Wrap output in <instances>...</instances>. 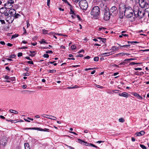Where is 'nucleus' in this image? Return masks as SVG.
Wrapping results in <instances>:
<instances>
[{
  "label": "nucleus",
  "instance_id": "1",
  "mask_svg": "<svg viewBox=\"0 0 149 149\" xmlns=\"http://www.w3.org/2000/svg\"><path fill=\"white\" fill-rule=\"evenodd\" d=\"M123 12H124V15L127 18H130L134 16V10L130 7H125L123 8Z\"/></svg>",
  "mask_w": 149,
  "mask_h": 149
},
{
  "label": "nucleus",
  "instance_id": "2",
  "mask_svg": "<svg viewBox=\"0 0 149 149\" xmlns=\"http://www.w3.org/2000/svg\"><path fill=\"white\" fill-rule=\"evenodd\" d=\"M134 16L136 17H139V18L143 17L145 14V11L142 10L141 9H139V8L137 6H134Z\"/></svg>",
  "mask_w": 149,
  "mask_h": 149
},
{
  "label": "nucleus",
  "instance_id": "3",
  "mask_svg": "<svg viewBox=\"0 0 149 149\" xmlns=\"http://www.w3.org/2000/svg\"><path fill=\"white\" fill-rule=\"evenodd\" d=\"M100 13V9L98 6H96L92 8L91 12V14L93 18L97 19Z\"/></svg>",
  "mask_w": 149,
  "mask_h": 149
},
{
  "label": "nucleus",
  "instance_id": "4",
  "mask_svg": "<svg viewBox=\"0 0 149 149\" xmlns=\"http://www.w3.org/2000/svg\"><path fill=\"white\" fill-rule=\"evenodd\" d=\"M140 5L141 8H145L146 12L148 13V16L149 18V3L146 2V0H141Z\"/></svg>",
  "mask_w": 149,
  "mask_h": 149
},
{
  "label": "nucleus",
  "instance_id": "5",
  "mask_svg": "<svg viewBox=\"0 0 149 149\" xmlns=\"http://www.w3.org/2000/svg\"><path fill=\"white\" fill-rule=\"evenodd\" d=\"M79 6L83 10H86L88 7V4L86 0H81L79 2Z\"/></svg>",
  "mask_w": 149,
  "mask_h": 149
},
{
  "label": "nucleus",
  "instance_id": "6",
  "mask_svg": "<svg viewBox=\"0 0 149 149\" xmlns=\"http://www.w3.org/2000/svg\"><path fill=\"white\" fill-rule=\"evenodd\" d=\"M108 11H109L111 15L113 16H115L117 15L118 13V10L117 8L115 6H113L111 7L110 10Z\"/></svg>",
  "mask_w": 149,
  "mask_h": 149
},
{
  "label": "nucleus",
  "instance_id": "7",
  "mask_svg": "<svg viewBox=\"0 0 149 149\" xmlns=\"http://www.w3.org/2000/svg\"><path fill=\"white\" fill-rule=\"evenodd\" d=\"M110 15H111V14L109 11L105 10L104 12V19L106 21L109 20L110 17Z\"/></svg>",
  "mask_w": 149,
  "mask_h": 149
},
{
  "label": "nucleus",
  "instance_id": "8",
  "mask_svg": "<svg viewBox=\"0 0 149 149\" xmlns=\"http://www.w3.org/2000/svg\"><path fill=\"white\" fill-rule=\"evenodd\" d=\"M14 3L13 0H8L7 2L4 4V6L6 8L9 9L13 7L12 4Z\"/></svg>",
  "mask_w": 149,
  "mask_h": 149
},
{
  "label": "nucleus",
  "instance_id": "9",
  "mask_svg": "<svg viewBox=\"0 0 149 149\" xmlns=\"http://www.w3.org/2000/svg\"><path fill=\"white\" fill-rule=\"evenodd\" d=\"M26 130H36L38 131H44L46 132H49V129L47 128H45L42 129L40 127H32V128H26Z\"/></svg>",
  "mask_w": 149,
  "mask_h": 149
},
{
  "label": "nucleus",
  "instance_id": "10",
  "mask_svg": "<svg viewBox=\"0 0 149 149\" xmlns=\"http://www.w3.org/2000/svg\"><path fill=\"white\" fill-rule=\"evenodd\" d=\"M7 138L5 136H3L1 140V143L4 146H5L7 143Z\"/></svg>",
  "mask_w": 149,
  "mask_h": 149
},
{
  "label": "nucleus",
  "instance_id": "11",
  "mask_svg": "<svg viewBox=\"0 0 149 149\" xmlns=\"http://www.w3.org/2000/svg\"><path fill=\"white\" fill-rule=\"evenodd\" d=\"M14 19V16H8L6 18V21L8 22L9 23H11L13 22Z\"/></svg>",
  "mask_w": 149,
  "mask_h": 149
},
{
  "label": "nucleus",
  "instance_id": "12",
  "mask_svg": "<svg viewBox=\"0 0 149 149\" xmlns=\"http://www.w3.org/2000/svg\"><path fill=\"white\" fill-rule=\"evenodd\" d=\"M45 116H43L44 117L47 118H49L51 120H56L57 119V118L54 116H52V115H45Z\"/></svg>",
  "mask_w": 149,
  "mask_h": 149
},
{
  "label": "nucleus",
  "instance_id": "13",
  "mask_svg": "<svg viewBox=\"0 0 149 149\" xmlns=\"http://www.w3.org/2000/svg\"><path fill=\"white\" fill-rule=\"evenodd\" d=\"M111 52H106L100 55H99L100 56H109L111 55L112 54V53H111Z\"/></svg>",
  "mask_w": 149,
  "mask_h": 149
},
{
  "label": "nucleus",
  "instance_id": "14",
  "mask_svg": "<svg viewBox=\"0 0 149 149\" xmlns=\"http://www.w3.org/2000/svg\"><path fill=\"white\" fill-rule=\"evenodd\" d=\"M9 13L10 15L13 16L16 14V11L15 9L12 8L9 11Z\"/></svg>",
  "mask_w": 149,
  "mask_h": 149
},
{
  "label": "nucleus",
  "instance_id": "15",
  "mask_svg": "<svg viewBox=\"0 0 149 149\" xmlns=\"http://www.w3.org/2000/svg\"><path fill=\"white\" fill-rule=\"evenodd\" d=\"M132 94L134 96L136 97L139 99L141 100L142 99V97L140 95H139L138 93L133 92L132 93Z\"/></svg>",
  "mask_w": 149,
  "mask_h": 149
},
{
  "label": "nucleus",
  "instance_id": "16",
  "mask_svg": "<svg viewBox=\"0 0 149 149\" xmlns=\"http://www.w3.org/2000/svg\"><path fill=\"white\" fill-rule=\"evenodd\" d=\"M84 144L86 146H91L94 147L95 148H97V147L96 146L93 144L90 143H88L87 142L85 141Z\"/></svg>",
  "mask_w": 149,
  "mask_h": 149
},
{
  "label": "nucleus",
  "instance_id": "17",
  "mask_svg": "<svg viewBox=\"0 0 149 149\" xmlns=\"http://www.w3.org/2000/svg\"><path fill=\"white\" fill-rule=\"evenodd\" d=\"M119 95L120 96L124 97H128V94L126 92H123L121 93H119Z\"/></svg>",
  "mask_w": 149,
  "mask_h": 149
},
{
  "label": "nucleus",
  "instance_id": "18",
  "mask_svg": "<svg viewBox=\"0 0 149 149\" xmlns=\"http://www.w3.org/2000/svg\"><path fill=\"white\" fill-rule=\"evenodd\" d=\"M145 133V132L143 131H141V132H137L136 133V134L137 136H140L141 135H143Z\"/></svg>",
  "mask_w": 149,
  "mask_h": 149
},
{
  "label": "nucleus",
  "instance_id": "19",
  "mask_svg": "<svg viewBox=\"0 0 149 149\" xmlns=\"http://www.w3.org/2000/svg\"><path fill=\"white\" fill-rule=\"evenodd\" d=\"M25 149H31V148L28 143H24Z\"/></svg>",
  "mask_w": 149,
  "mask_h": 149
},
{
  "label": "nucleus",
  "instance_id": "20",
  "mask_svg": "<svg viewBox=\"0 0 149 149\" xmlns=\"http://www.w3.org/2000/svg\"><path fill=\"white\" fill-rule=\"evenodd\" d=\"M97 39L100 40V42L102 41V42L105 43L106 42V38H101L98 37Z\"/></svg>",
  "mask_w": 149,
  "mask_h": 149
},
{
  "label": "nucleus",
  "instance_id": "21",
  "mask_svg": "<svg viewBox=\"0 0 149 149\" xmlns=\"http://www.w3.org/2000/svg\"><path fill=\"white\" fill-rule=\"evenodd\" d=\"M111 50L113 52L115 51H118V48L115 46H113L111 48Z\"/></svg>",
  "mask_w": 149,
  "mask_h": 149
},
{
  "label": "nucleus",
  "instance_id": "22",
  "mask_svg": "<svg viewBox=\"0 0 149 149\" xmlns=\"http://www.w3.org/2000/svg\"><path fill=\"white\" fill-rule=\"evenodd\" d=\"M77 141L82 144H84L85 142V141L79 139H77Z\"/></svg>",
  "mask_w": 149,
  "mask_h": 149
},
{
  "label": "nucleus",
  "instance_id": "23",
  "mask_svg": "<svg viewBox=\"0 0 149 149\" xmlns=\"http://www.w3.org/2000/svg\"><path fill=\"white\" fill-rule=\"evenodd\" d=\"M122 10V13H120L119 14V18L120 19H123V17L124 15V14H123V13L124 12H123V9H121V10Z\"/></svg>",
  "mask_w": 149,
  "mask_h": 149
},
{
  "label": "nucleus",
  "instance_id": "24",
  "mask_svg": "<svg viewBox=\"0 0 149 149\" xmlns=\"http://www.w3.org/2000/svg\"><path fill=\"white\" fill-rule=\"evenodd\" d=\"M9 111L11 113H13L15 114H17L18 113V112L15 110H12V109H10L9 110Z\"/></svg>",
  "mask_w": 149,
  "mask_h": 149
},
{
  "label": "nucleus",
  "instance_id": "25",
  "mask_svg": "<svg viewBox=\"0 0 149 149\" xmlns=\"http://www.w3.org/2000/svg\"><path fill=\"white\" fill-rule=\"evenodd\" d=\"M40 42L41 44H42L44 43L45 44H47V43L46 42L45 40L44 39H42L40 41Z\"/></svg>",
  "mask_w": 149,
  "mask_h": 149
},
{
  "label": "nucleus",
  "instance_id": "26",
  "mask_svg": "<svg viewBox=\"0 0 149 149\" xmlns=\"http://www.w3.org/2000/svg\"><path fill=\"white\" fill-rule=\"evenodd\" d=\"M37 144L39 146H42L44 145V144L42 143H41V142H40L39 141H38V142Z\"/></svg>",
  "mask_w": 149,
  "mask_h": 149
},
{
  "label": "nucleus",
  "instance_id": "27",
  "mask_svg": "<svg viewBox=\"0 0 149 149\" xmlns=\"http://www.w3.org/2000/svg\"><path fill=\"white\" fill-rule=\"evenodd\" d=\"M9 12H8L7 11H5L4 12V15L6 16H8L9 14Z\"/></svg>",
  "mask_w": 149,
  "mask_h": 149
},
{
  "label": "nucleus",
  "instance_id": "28",
  "mask_svg": "<svg viewBox=\"0 0 149 149\" xmlns=\"http://www.w3.org/2000/svg\"><path fill=\"white\" fill-rule=\"evenodd\" d=\"M75 16L76 17H77L79 21H81V18L78 15H75Z\"/></svg>",
  "mask_w": 149,
  "mask_h": 149
},
{
  "label": "nucleus",
  "instance_id": "29",
  "mask_svg": "<svg viewBox=\"0 0 149 149\" xmlns=\"http://www.w3.org/2000/svg\"><path fill=\"white\" fill-rule=\"evenodd\" d=\"M94 85L96 87H97L98 88L102 89L103 88V86H102L100 85H97V84H94Z\"/></svg>",
  "mask_w": 149,
  "mask_h": 149
},
{
  "label": "nucleus",
  "instance_id": "30",
  "mask_svg": "<svg viewBox=\"0 0 149 149\" xmlns=\"http://www.w3.org/2000/svg\"><path fill=\"white\" fill-rule=\"evenodd\" d=\"M125 54H127V55H129V54H126V53H120L118 54V55H119V56H120L124 55H125Z\"/></svg>",
  "mask_w": 149,
  "mask_h": 149
},
{
  "label": "nucleus",
  "instance_id": "31",
  "mask_svg": "<svg viewBox=\"0 0 149 149\" xmlns=\"http://www.w3.org/2000/svg\"><path fill=\"white\" fill-rule=\"evenodd\" d=\"M18 34H15L14 35H13L11 37V39H13L16 37H18Z\"/></svg>",
  "mask_w": 149,
  "mask_h": 149
},
{
  "label": "nucleus",
  "instance_id": "32",
  "mask_svg": "<svg viewBox=\"0 0 149 149\" xmlns=\"http://www.w3.org/2000/svg\"><path fill=\"white\" fill-rule=\"evenodd\" d=\"M141 63H136L134 62H131L130 63V64L132 65H134L135 64H141Z\"/></svg>",
  "mask_w": 149,
  "mask_h": 149
},
{
  "label": "nucleus",
  "instance_id": "33",
  "mask_svg": "<svg viewBox=\"0 0 149 149\" xmlns=\"http://www.w3.org/2000/svg\"><path fill=\"white\" fill-rule=\"evenodd\" d=\"M14 15V18H17L19 16H20V15L18 13H17L16 14Z\"/></svg>",
  "mask_w": 149,
  "mask_h": 149
},
{
  "label": "nucleus",
  "instance_id": "34",
  "mask_svg": "<svg viewBox=\"0 0 149 149\" xmlns=\"http://www.w3.org/2000/svg\"><path fill=\"white\" fill-rule=\"evenodd\" d=\"M99 60V57L97 56L95 57L94 58V61H97Z\"/></svg>",
  "mask_w": 149,
  "mask_h": 149
},
{
  "label": "nucleus",
  "instance_id": "35",
  "mask_svg": "<svg viewBox=\"0 0 149 149\" xmlns=\"http://www.w3.org/2000/svg\"><path fill=\"white\" fill-rule=\"evenodd\" d=\"M136 59L135 58H130L129 59H125L124 61H130L132 60H134Z\"/></svg>",
  "mask_w": 149,
  "mask_h": 149
},
{
  "label": "nucleus",
  "instance_id": "36",
  "mask_svg": "<svg viewBox=\"0 0 149 149\" xmlns=\"http://www.w3.org/2000/svg\"><path fill=\"white\" fill-rule=\"evenodd\" d=\"M140 146L143 149H146V147L143 145L141 144Z\"/></svg>",
  "mask_w": 149,
  "mask_h": 149
},
{
  "label": "nucleus",
  "instance_id": "37",
  "mask_svg": "<svg viewBox=\"0 0 149 149\" xmlns=\"http://www.w3.org/2000/svg\"><path fill=\"white\" fill-rule=\"evenodd\" d=\"M119 121L120 122L123 123L124 122V120L123 118H121L119 119Z\"/></svg>",
  "mask_w": 149,
  "mask_h": 149
},
{
  "label": "nucleus",
  "instance_id": "38",
  "mask_svg": "<svg viewBox=\"0 0 149 149\" xmlns=\"http://www.w3.org/2000/svg\"><path fill=\"white\" fill-rule=\"evenodd\" d=\"M49 72V73H54L56 71V70H50L48 71Z\"/></svg>",
  "mask_w": 149,
  "mask_h": 149
},
{
  "label": "nucleus",
  "instance_id": "39",
  "mask_svg": "<svg viewBox=\"0 0 149 149\" xmlns=\"http://www.w3.org/2000/svg\"><path fill=\"white\" fill-rule=\"evenodd\" d=\"M42 32L44 34H47L48 33V31L45 29H44L42 30Z\"/></svg>",
  "mask_w": 149,
  "mask_h": 149
},
{
  "label": "nucleus",
  "instance_id": "40",
  "mask_svg": "<svg viewBox=\"0 0 149 149\" xmlns=\"http://www.w3.org/2000/svg\"><path fill=\"white\" fill-rule=\"evenodd\" d=\"M4 78L5 79L7 80L10 79V78L7 75H6Z\"/></svg>",
  "mask_w": 149,
  "mask_h": 149
},
{
  "label": "nucleus",
  "instance_id": "41",
  "mask_svg": "<svg viewBox=\"0 0 149 149\" xmlns=\"http://www.w3.org/2000/svg\"><path fill=\"white\" fill-rule=\"evenodd\" d=\"M106 29L104 27H99L98 30L99 31H101L102 29H103L104 31Z\"/></svg>",
  "mask_w": 149,
  "mask_h": 149
},
{
  "label": "nucleus",
  "instance_id": "42",
  "mask_svg": "<svg viewBox=\"0 0 149 149\" xmlns=\"http://www.w3.org/2000/svg\"><path fill=\"white\" fill-rule=\"evenodd\" d=\"M43 57L46 58H48L49 57V55L48 54H44Z\"/></svg>",
  "mask_w": 149,
  "mask_h": 149
},
{
  "label": "nucleus",
  "instance_id": "43",
  "mask_svg": "<svg viewBox=\"0 0 149 149\" xmlns=\"http://www.w3.org/2000/svg\"><path fill=\"white\" fill-rule=\"evenodd\" d=\"M71 48L72 50H74L76 48V47L75 45H72L71 46Z\"/></svg>",
  "mask_w": 149,
  "mask_h": 149
},
{
  "label": "nucleus",
  "instance_id": "44",
  "mask_svg": "<svg viewBox=\"0 0 149 149\" xmlns=\"http://www.w3.org/2000/svg\"><path fill=\"white\" fill-rule=\"evenodd\" d=\"M119 91L118 90H113V93H118Z\"/></svg>",
  "mask_w": 149,
  "mask_h": 149
},
{
  "label": "nucleus",
  "instance_id": "45",
  "mask_svg": "<svg viewBox=\"0 0 149 149\" xmlns=\"http://www.w3.org/2000/svg\"><path fill=\"white\" fill-rule=\"evenodd\" d=\"M70 13L71 14H74V11L71 8H70Z\"/></svg>",
  "mask_w": 149,
  "mask_h": 149
},
{
  "label": "nucleus",
  "instance_id": "46",
  "mask_svg": "<svg viewBox=\"0 0 149 149\" xmlns=\"http://www.w3.org/2000/svg\"><path fill=\"white\" fill-rule=\"evenodd\" d=\"M46 53H51L52 54L53 53V52L51 50H49L47 51H46Z\"/></svg>",
  "mask_w": 149,
  "mask_h": 149
},
{
  "label": "nucleus",
  "instance_id": "47",
  "mask_svg": "<svg viewBox=\"0 0 149 149\" xmlns=\"http://www.w3.org/2000/svg\"><path fill=\"white\" fill-rule=\"evenodd\" d=\"M16 56V55L15 54L12 55L9 57L11 58H14Z\"/></svg>",
  "mask_w": 149,
  "mask_h": 149
},
{
  "label": "nucleus",
  "instance_id": "48",
  "mask_svg": "<svg viewBox=\"0 0 149 149\" xmlns=\"http://www.w3.org/2000/svg\"><path fill=\"white\" fill-rule=\"evenodd\" d=\"M0 21L2 24H5V22L4 20L0 19Z\"/></svg>",
  "mask_w": 149,
  "mask_h": 149
},
{
  "label": "nucleus",
  "instance_id": "49",
  "mask_svg": "<svg viewBox=\"0 0 149 149\" xmlns=\"http://www.w3.org/2000/svg\"><path fill=\"white\" fill-rule=\"evenodd\" d=\"M22 55V53L21 52L19 53L18 54L17 56L18 57L21 56Z\"/></svg>",
  "mask_w": 149,
  "mask_h": 149
},
{
  "label": "nucleus",
  "instance_id": "50",
  "mask_svg": "<svg viewBox=\"0 0 149 149\" xmlns=\"http://www.w3.org/2000/svg\"><path fill=\"white\" fill-rule=\"evenodd\" d=\"M63 1H64L65 3H67L68 5L69 6L70 5V4L68 2L67 0H63Z\"/></svg>",
  "mask_w": 149,
  "mask_h": 149
},
{
  "label": "nucleus",
  "instance_id": "51",
  "mask_svg": "<svg viewBox=\"0 0 149 149\" xmlns=\"http://www.w3.org/2000/svg\"><path fill=\"white\" fill-rule=\"evenodd\" d=\"M76 56L78 57H83V55L82 54H79L77 55Z\"/></svg>",
  "mask_w": 149,
  "mask_h": 149
},
{
  "label": "nucleus",
  "instance_id": "52",
  "mask_svg": "<svg viewBox=\"0 0 149 149\" xmlns=\"http://www.w3.org/2000/svg\"><path fill=\"white\" fill-rule=\"evenodd\" d=\"M134 70H141L142 68H135Z\"/></svg>",
  "mask_w": 149,
  "mask_h": 149
},
{
  "label": "nucleus",
  "instance_id": "53",
  "mask_svg": "<svg viewBox=\"0 0 149 149\" xmlns=\"http://www.w3.org/2000/svg\"><path fill=\"white\" fill-rule=\"evenodd\" d=\"M23 31H24L23 34H25L26 33V30L25 29V28L24 27H23Z\"/></svg>",
  "mask_w": 149,
  "mask_h": 149
},
{
  "label": "nucleus",
  "instance_id": "54",
  "mask_svg": "<svg viewBox=\"0 0 149 149\" xmlns=\"http://www.w3.org/2000/svg\"><path fill=\"white\" fill-rule=\"evenodd\" d=\"M50 1V0H47V5L48 6H49Z\"/></svg>",
  "mask_w": 149,
  "mask_h": 149
},
{
  "label": "nucleus",
  "instance_id": "55",
  "mask_svg": "<svg viewBox=\"0 0 149 149\" xmlns=\"http://www.w3.org/2000/svg\"><path fill=\"white\" fill-rule=\"evenodd\" d=\"M27 63H29V64H33V62L32 61H28L27 62Z\"/></svg>",
  "mask_w": 149,
  "mask_h": 149
},
{
  "label": "nucleus",
  "instance_id": "56",
  "mask_svg": "<svg viewBox=\"0 0 149 149\" xmlns=\"http://www.w3.org/2000/svg\"><path fill=\"white\" fill-rule=\"evenodd\" d=\"M23 75L25 76H28L29 75V74L28 73H24Z\"/></svg>",
  "mask_w": 149,
  "mask_h": 149
},
{
  "label": "nucleus",
  "instance_id": "57",
  "mask_svg": "<svg viewBox=\"0 0 149 149\" xmlns=\"http://www.w3.org/2000/svg\"><path fill=\"white\" fill-rule=\"evenodd\" d=\"M93 68H86L85 69V71H87V70H93Z\"/></svg>",
  "mask_w": 149,
  "mask_h": 149
},
{
  "label": "nucleus",
  "instance_id": "58",
  "mask_svg": "<svg viewBox=\"0 0 149 149\" xmlns=\"http://www.w3.org/2000/svg\"><path fill=\"white\" fill-rule=\"evenodd\" d=\"M130 46V45H123L122 46H120V47H129Z\"/></svg>",
  "mask_w": 149,
  "mask_h": 149
},
{
  "label": "nucleus",
  "instance_id": "59",
  "mask_svg": "<svg viewBox=\"0 0 149 149\" xmlns=\"http://www.w3.org/2000/svg\"><path fill=\"white\" fill-rule=\"evenodd\" d=\"M90 56H87L84 57V58L87 59H89L90 58Z\"/></svg>",
  "mask_w": 149,
  "mask_h": 149
},
{
  "label": "nucleus",
  "instance_id": "60",
  "mask_svg": "<svg viewBox=\"0 0 149 149\" xmlns=\"http://www.w3.org/2000/svg\"><path fill=\"white\" fill-rule=\"evenodd\" d=\"M74 15H71V17L73 19L75 18L76 17H75V15H76L75 14H73Z\"/></svg>",
  "mask_w": 149,
  "mask_h": 149
},
{
  "label": "nucleus",
  "instance_id": "61",
  "mask_svg": "<svg viewBox=\"0 0 149 149\" xmlns=\"http://www.w3.org/2000/svg\"><path fill=\"white\" fill-rule=\"evenodd\" d=\"M7 45L8 46L10 47H11L13 45V44L10 43H8L7 44Z\"/></svg>",
  "mask_w": 149,
  "mask_h": 149
},
{
  "label": "nucleus",
  "instance_id": "62",
  "mask_svg": "<svg viewBox=\"0 0 149 149\" xmlns=\"http://www.w3.org/2000/svg\"><path fill=\"white\" fill-rule=\"evenodd\" d=\"M84 52V51L83 49H82L81 50H80L78 52V53L79 54V53H81L82 52Z\"/></svg>",
  "mask_w": 149,
  "mask_h": 149
},
{
  "label": "nucleus",
  "instance_id": "63",
  "mask_svg": "<svg viewBox=\"0 0 149 149\" xmlns=\"http://www.w3.org/2000/svg\"><path fill=\"white\" fill-rule=\"evenodd\" d=\"M27 86L26 85H23L22 86V88H23L25 89L27 87Z\"/></svg>",
  "mask_w": 149,
  "mask_h": 149
},
{
  "label": "nucleus",
  "instance_id": "64",
  "mask_svg": "<svg viewBox=\"0 0 149 149\" xmlns=\"http://www.w3.org/2000/svg\"><path fill=\"white\" fill-rule=\"evenodd\" d=\"M68 147L70 149H74V148H73V147H71V146H68Z\"/></svg>",
  "mask_w": 149,
  "mask_h": 149
}]
</instances>
